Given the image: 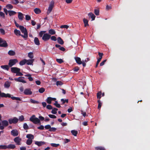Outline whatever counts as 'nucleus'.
Segmentation results:
<instances>
[{"label": "nucleus", "instance_id": "nucleus-40", "mask_svg": "<svg viewBox=\"0 0 150 150\" xmlns=\"http://www.w3.org/2000/svg\"><path fill=\"white\" fill-rule=\"evenodd\" d=\"M33 142L32 139H28L27 140L26 143L28 145H30Z\"/></svg>", "mask_w": 150, "mask_h": 150}, {"label": "nucleus", "instance_id": "nucleus-30", "mask_svg": "<svg viewBox=\"0 0 150 150\" xmlns=\"http://www.w3.org/2000/svg\"><path fill=\"white\" fill-rule=\"evenodd\" d=\"M26 59H24L22 60L21 61L19 62V64L21 66L25 64L26 63Z\"/></svg>", "mask_w": 150, "mask_h": 150}, {"label": "nucleus", "instance_id": "nucleus-49", "mask_svg": "<svg viewBox=\"0 0 150 150\" xmlns=\"http://www.w3.org/2000/svg\"><path fill=\"white\" fill-rule=\"evenodd\" d=\"M51 145L53 147H58V146H59V144L51 143Z\"/></svg>", "mask_w": 150, "mask_h": 150}, {"label": "nucleus", "instance_id": "nucleus-64", "mask_svg": "<svg viewBox=\"0 0 150 150\" xmlns=\"http://www.w3.org/2000/svg\"><path fill=\"white\" fill-rule=\"evenodd\" d=\"M106 61L107 59H105L101 62L100 64V66H102L103 65Z\"/></svg>", "mask_w": 150, "mask_h": 150}, {"label": "nucleus", "instance_id": "nucleus-42", "mask_svg": "<svg viewBox=\"0 0 150 150\" xmlns=\"http://www.w3.org/2000/svg\"><path fill=\"white\" fill-rule=\"evenodd\" d=\"M98 109H100L102 105V103L101 102L100 100H98Z\"/></svg>", "mask_w": 150, "mask_h": 150}, {"label": "nucleus", "instance_id": "nucleus-59", "mask_svg": "<svg viewBox=\"0 0 150 150\" xmlns=\"http://www.w3.org/2000/svg\"><path fill=\"white\" fill-rule=\"evenodd\" d=\"M79 69V68L78 67H75L73 69L74 71L75 72H77Z\"/></svg>", "mask_w": 150, "mask_h": 150}, {"label": "nucleus", "instance_id": "nucleus-51", "mask_svg": "<svg viewBox=\"0 0 150 150\" xmlns=\"http://www.w3.org/2000/svg\"><path fill=\"white\" fill-rule=\"evenodd\" d=\"M48 115L50 118H51L54 119V118H56V116L54 115H51V114H49Z\"/></svg>", "mask_w": 150, "mask_h": 150}, {"label": "nucleus", "instance_id": "nucleus-52", "mask_svg": "<svg viewBox=\"0 0 150 150\" xmlns=\"http://www.w3.org/2000/svg\"><path fill=\"white\" fill-rule=\"evenodd\" d=\"M69 26L68 25H62L60 26V28H65L67 29L68 28Z\"/></svg>", "mask_w": 150, "mask_h": 150}, {"label": "nucleus", "instance_id": "nucleus-58", "mask_svg": "<svg viewBox=\"0 0 150 150\" xmlns=\"http://www.w3.org/2000/svg\"><path fill=\"white\" fill-rule=\"evenodd\" d=\"M0 32L3 35L5 34V30L2 28H0Z\"/></svg>", "mask_w": 150, "mask_h": 150}, {"label": "nucleus", "instance_id": "nucleus-19", "mask_svg": "<svg viewBox=\"0 0 150 150\" xmlns=\"http://www.w3.org/2000/svg\"><path fill=\"white\" fill-rule=\"evenodd\" d=\"M18 17L20 21H22L24 18L23 14L21 12H18Z\"/></svg>", "mask_w": 150, "mask_h": 150}, {"label": "nucleus", "instance_id": "nucleus-27", "mask_svg": "<svg viewBox=\"0 0 150 150\" xmlns=\"http://www.w3.org/2000/svg\"><path fill=\"white\" fill-rule=\"evenodd\" d=\"M8 54L10 56H14L15 55L16 53L13 50H10L8 51Z\"/></svg>", "mask_w": 150, "mask_h": 150}, {"label": "nucleus", "instance_id": "nucleus-34", "mask_svg": "<svg viewBox=\"0 0 150 150\" xmlns=\"http://www.w3.org/2000/svg\"><path fill=\"white\" fill-rule=\"evenodd\" d=\"M52 110L51 111V113L54 114H56L57 113V111L58 109L57 108H54L52 109Z\"/></svg>", "mask_w": 150, "mask_h": 150}, {"label": "nucleus", "instance_id": "nucleus-10", "mask_svg": "<svg viewBox=\"0 0 150 150\" xmlns=\"http://www.w3.org/2000/svg\"><path fill=\"white\" fill-rule=\"evenodd\" d=\"M11 72L16 74L20 71V69L16 67H13L11 68Z\"/></svg>", "mask_w": 150, "mask_h": 150}, {"label": "nucleus", "instance_id": "nucleus-13", "mask_svg": "<svg viewBox=\"0 0 150 150\" xmlns=\"http://www.w3.org/2000/svg\"><path fill=\"white\" fill-rule=\"evenodd\" d=\"M24 93L26 95H30L32 93L30 89H26L25 90Z\"/></svg>", "mask_w": 150, "mask_h": 150}, {"label": "nucleus", "instance_id": "nucleus-53", "mask_svg": "<svg viewBox=\"0 0 150 150\" xmlns=\"http://www.w3.org/2000/svg\"><path fill=\"white\" fill-rule=\"evenodd\" d=\"M50 38L52 40L54 41H55L57 40L56 38L54 36H52V37L51 36Z\"/></svg>", "mask_w": 150, "mask_h": 150}, {"label": "nucleus", "instance_id": "nucleus-14", "mask_svg": "<svg viewBox=\"0 0 150 150\" xmlns=\"http://www.w3.org/2000/svg\"><path fill=\"white\" fill-rule=\"evenodd\" d=\"M11 82L6 81L4 84V87L6 88H8L10 87V86L11 84Z\"/></svg>", "mask_w": 150, "mask_h": 150}, {"label": "nucleus", "instance_id": "nucleus-7", "mask_svg": "<svg viewBox=\"0 0 150 150\" xmlns=\"http://www.w3.org/2000/svg\"><path fill=\"white\" fill-rule=\"evenodd\" d=\"M51 36V35H50L45 33L43 34L42 39L44 41H46L50 39Z\"/></svg>", "mask_w": 150, "mask_h": 150}, {"label": "nucleus", "instance_id": "nucleus-45", "mask_svg": "<svg viewBox=\"0 0 150 150\" xmlns=\"http://www.w3.org/2000/svg\"><path fill=\"white\" fill-rule=\"evenodd\" d=\"M45 91V89L43 87L40 88L38 90L39 92L41 93H43Z\"/></svg>", "mask_w": 150, "mask_h": 150}, {"label": "nucleus", "instance_id": "nucleus-56", "mask_svg": "<svg viewBox=\"0 0 150 150\" xmlns=\"http://www.w3.org/2000/svg\"><path fill=\"white\" fill-rule=\"evenodd\" d=\"M57 129L55 127H51L49 129V131L50 132H54Z\"/></svg>", "mask_w": 150, "mask_h": 150}, {"label": "nucleus", "instance_id": "nucleus-9", "mask_svg": "<svg viewBox=\"0 0 150 150\" xmlns=\"http://www.w3.org/2000/svg\"><path fill=\"white\" fill-rule=\"evenodd\" d=\"M24 77H19L18 78H15L14 80L17 82H21L23 83H26V81L24 80Z\"/></svg>", "mask_w": 150, "mask_h": 150}, {"label": "nucleus", "instance_id": "nucleus-37", "mask_svg": "<svg viewBox=\"0 0 150 150\" xmlns=\"http://www.w3.org/2000/svg\"><path fill=\"white\" fill-rule=\"evenodd\" d=\"M6 7L8 9H11L13 8V6L11 4H9L6 6Z\"/></svg>", "mask_w": 150, "mask_h": 150}, {"label": "nucleus", "instance_id": "nucleus-24", "mask_svg": "<svg viewBox=\"0 0 150 150\" xmlns=\"http://www.w3.org/2000/svg\"><path fill=\"white\" fill-rule=\"evenodd\" d=\"M14 32L15 34L16 35H19L21 36V35H22L20 31L16 29H15Z\"/></svg>", "mask_w": 150, "mask_h": 150}, {"label": "nucleus", "instance_id": "nucleus-2", "mask_svg": "<svg viewBox=\"0 0 150 150\" xmlns=\"http://www.w3.org/2000/svg\"><path fill=\"white\" fill-rule=\"evenodd\" d=\"M19 29L21 32L24 34V35H21V36L26 40L28 37V33L27 29L24 26L21 25L20 26Z\"/></svg>", "mask_w": 150, "mask_h": 150}, {"label": "nucleus", "instance_id": "nucleus-23", "mask_svg": "<svg viewBox=\"0 0 150 150\" xmlns=\"http://www.w3.org/2000/svg\"><path fill=\"white\" fill-rule=\"evenodd\" d=\"M8 13L9 16H11L15 15L16 13V12L14 11L10 10L8 11Z\"/></svg>", "mask_w": 150, "mask_h": 150}, {"label": "nucleus", "instance_id": "nucleus-21", "mask_svg": "<svg viewBox=\"0 0 150 150\" xmlns=\"http://www.w3.org/2000/svg\"><path fill=\"white\" fill-rule=\"evenodd\" d=\"M8 122L7 120H4L1 121L2 125L5 127H6L8 125Z\"/></svg>", "mask_w": 150, "mask_h": 150}, {"label": "nucleus", "instance_id": "nucleus-60", "mask_svg": "<svg viewBox=\"0 0 150 150\" xmlns=\"http://www.w3.org/2000/svg\"><path fill=\"white\" fill-rule=\"evenodd\" d=\"M0 16L3 18H4L5 17L4 13L0 11Z\"/></svg>", "mask_w": 150, "mask_h": 150}, {"label": "nucleus", "instance_id": "nucleus-28", "mask_svg": "<svg viewBox=\"0 0 150 150\" xmlns=\"http://www.w3.org/2000/svg\"><path fill=\"white\" fill-rule=\"evenodd\" d=\"M26 138L30 139H34V136L31 134H28L26 135Z\"/></svg>", "mask_w": 150, "mask_h": 150}, {"label": "nucleus", "instance_id": "nucleus-38", "mask_svg": "<svg viewBox=\"0 0 150 150\" xmlns=\"http://www.w3.org/2000/svg\"><path fill=\"white\" fill-rule=\"evenodd\" d=\"M28 57H29L31 59L32 58H33L34 57L33 53L32 52H29L28 54Z\"/></svg>", "mask_w": 150, "mask_h": 150}, {"label": "nucleus", "instance_id": "nucleus-3", "mask_svg": "<svg viewBox=\"0 0 150 150\" xmlns=\"http://www.w3.org/2000/svg\"><path fill=\"white\" fill-rule=\"evenodd\" d=\"M30 120L35 124H40V120L38 118L35 117V115H33L30 118Z\"/></svg>", "mask_w": 150, "mask_h": 150}, {"label": "nucleus", "instance_id": "nucleus-16", "mask_svg": "<svg viewBox=\"0 0 150 150\" xmlns=\"http://www.w3.org/2000/svg\"><path fill=\"white\" fill-rule=\"evenodd\" d=\"M35 144L38 146H41L45 144V142L43 141H36Z\"/></svg>", "mask_w": 150, "mask_h": 150}, {"label": "nucleus", "instance_id": "nucleus-44", "mask_svg": "<svg viewBox=\"0 0 150 150\" xmlns=\"http://www.w3.org/2000/svg\"><path fill=\"white\" fill-rule=\"evenodd\" d=\"M94 13L96 15H99V10L98 9H95L94 10Z\"/></svg>", "mask_w": 150, "mask_h": 150}, {"label": "nucleus", "instance_id": "nucleus-41", "mask_svg": "<svg viewBox=\"0 0 150 150\" xmlns=\"http://www.w3.org/2000/svg\"><path fill=\"white\" fill-rule=\"evenodd\" d=\"M46 31H42L39 33V36L40 37H42L44 34L45 33Z\"/></svg>", "mask_w": 150, "mask_h": 150}, {"label": "nucleus", "instance_id": "nucleus-39", "mask_svg": "<svg viewBox=\"0 0 150 150\" xmlns=\"http://www.w3.org/2000/svg\"><path fill=\"white\" fill-rule=\"evenodd\" d=\"M23 128L25 130H27L29 129V127L26 123H24L23 125Z\"/></svg>", "mask_w": 150, "mask_h": 150}, {"label": "nucleus", "instance_id": "nucleus-50", "mask_svg": "<svg viewBox=\"0 0 150 150\" xmlns=\"http://www.w3.org/2000/svg\"><path fill=\"white\" fill-rule=\"evenodd\" d=\"M56 61L60 64H61L63 62V60L60 59H57Z\"/></svg>", "mask_w": 150, "mask_h": 150}, {"label": "nucleus", "instance_id": "nucleus-17", "mask_svg": "<svg viewBox=\"0 0 150 150\" xmlns=\"http://www.w3.org/2000/svg\"><path fill=\"white\" fill-rule=\"evenodd\" d=\"M75 59L77 64H81L82 63V61H81V59L80 57H75Z\"/></svg>", "mask_w": 150, "mask_h": 150}, {"label": "nucleus", "instance_id": "nucleus-32", "mask_svg": "<svg viewBox=\"0 0 150 150\" xmlns=\"http://www.w3.org/2000/svg\"><path fill=\"white\" fill-rule=\"evenodd\" d=\"M34 11L36 14H39L41 12L40 10V9L37 8H36L34 9Z\"/></svg>", "mask_w": 150, "mask_h": 150}, {"label": "nucleus", "instance_id": "nucleus-55", "mask_svg": "<svg viewBox=\"0 0 150 150\" xmlns=\"http://www.w3.org/2000/svg\"><path fill=\"white\" fill-rule=\"evenodd\" d=\"M46 108L48 110H51L53 109L51 105H48L46 106Z\"/></svg>", "mask_w": 150, "mask_h": 150}, {"label": "nucleus", "instance_id": "nucleus-8", "mask_svg": "<svg viewBox=\"0 0 150 150\" xmlns=\"http://www.w3.org/2000/svg\"><path fill=\"white\" fill-rule=\"evenodd\" d=\"M54 1H52L50 2L48 7V8L47 11V14H49L52 11V8L54 6Z\"/></svg>", "mask_w": 150, "mask_h": 150}, {"label": "nucleus", "instance_id": "nucleus-25", "mask_svg": "<svg viewBox=\"0 0 150 150\" xmlns=\"http://www.w3.org/2000/svg\"><path fill=\"white\" fill-rule=\"evenodd\" d=\"M83 21L84 24V26L85 27H86L87 26H88L89 25L88 24V21L87 19L85 18H83Z\"/></svg>", "mask_w": 150, "mask_h": 150}, {"label": "nucleus", "instance_id": "nucleus-48", "mask_svg": "<svg viewBox=\"0 0 150 150\" xmlns=\"http://www.w3.org/2000/svg\"><path fill=\"white\" fill-rule=\"evenodd\" d=\"M101 92H99L97 94V98H98L99 99H100L101 96Z\"/></svg>", "mask_w": 150, "mask_h": 150}, {"label": "nucleus", "instance_id": "nucleus-11", "mask_svg": "<svg viewBox=\"0 0 150 150\" xmlns=\"http://www.w3.org/2000/svg\"><path fill=\"white\" fill-rule=\"evenodd\" d=\"M21 140V139L19 137H16L14 139V141L16 143V144L18 145L21 144L20 142Z\"/></svg>", "mask_w": 150, "mask_h": 150}, {"label": "nucleus", "instance_id": "nucleus-29", "mask_svg": "<svg viewBox=\"0 0 150 150\" xmlns=\"http://www.w3.org/2000/svg\"><path fill=\"white\" fill-rule=\"evenodd\" d=\"M15 147V145L13 144H10L7 146V149H13Z\"/></svg>", "mask_w": 150, "mask_h": 150}, {"label": "nucleus", "instance_id": "nucleus-61", "mask_svg": "<svg viewBox=\"0 0 150 150\" xmlns=\"http://www.w3.org/2000/svg\"><path fill=\"white\" fill-rule=\"evenodd\" d=\"M19 3L18 0H13L12 1V3L14 4H17Z\"/></svg>", "mask_w": 150, "mask_h": 150}, {"label": "nucleus", "instance_id": "nucleus-26", "mask_svg": "<svg viewBox=\"0 0 150 150\" xmlns=\"http://www.w3.org/2000/svg\"><path fill=\"white\" fill-rule=\"evenodd\" d=\"M9 66H8V65H1V68L3 69L6 70L7 71H8L9 69Z\"/></svg>", "mask_w": 150, "mask_h": 150}, {"label": "nucleus", "instance_id": "nucleus-63", "mask_svg": "<svg viewBox=\"0 0 150 150\" xmlns=\"http://www.w3.org/2000/svg\"><path fill=\"white\" fill-rule=\"evenodd\" d=\"M45 128L46 129H50L51 128V126L49 125H47L45 126Z\"/></svg>", "mask_w": 150, "mask_h": 150}, {"label": "nucleus", "instance_id": "nucleus-35", "mask_svg": "<svg viewBox=\"0 0 150 150\" xmlns=\"http://www.w3.org/2000/svg\"><path fill=\"white\" fill-rule=\"evenodd\" d=\"M46 101L47 103L49 104H50L51 103V102L52 101L51 99V97H48L46 100Z\"/></svg>", "mask_w": 150, "mask_h": 150}, {"label": "nucleus", "instance_id": "nucleus-31", "mask_svg": "<svg viewBox=\"0 0 150 150\" xmlns=\"http://www.w3.org/2000/svg\"><path fill=\"white\" fill-rule=\"evenodd\" d=\"M48 33L50 35H53L55 34L56 32L54 30L50 29L48 30Z\"/></svg>", "mask_w": 150, "mask_h": 150}, {"label": "nucleus", "instance_id": "nucleus-62", "mask_svg": "<svg viewBox=\"0 0 150 150\" xmlns=\"http://www.w3.org/2000/svg\"><path fill=\"white\" fill-rule=\"evenodd\" d=\"M31 19V17L28 15L25 16V19L27 21H29Z\"/></svg>", "mask_w": 150, "mask_h": 150}, {"label": "nucleus", "instance_id": "nucleus-4", "mask_svg": "<svg viewBox=\"0 0 150 150\" xmlns=\"http://www.w3.org/2000/svg\"><path fill=\"white\" fill-rule=\"evenodd\" d=\"M8 121L10 124H16L18 123V119L16 117H14L13 118L9 119Z\"/></svg>", "mask_w": 150, "mask_h": 150}, {"label": "nucleus", "instance_id": "nucleus-20", "mask_svg": "<svg viewBox=\"0 0 150 150\" xmlns=\"http://www.w3.org/2000/svg\"><path fill=\"white\" fill-rule=\"evenodd\" d=\"M34 42L35 44L38 46L40 45V42L38 38L35 37L34 38Z\"/></svg>", "mask_w": 150, "mask_h": 150}, {"label": "nucleus", "instance_id": "nucleus-15", "mask_svg": "<svg viewBox=\"0 0 150 150\" xmlns=\"http://www.w3.org/2000/svg\"><path fill=\"white\" fill-rule=\"evenodd\" d=\"M34 60L33 59L27 60L26 62V64L28 65H33V63L34 62Z\"/></svg>", "mask_w": 150, "mask_h": 150}, {"label": "nucleus", "instance_id": "nucleus-43", "mask_svg": "<svg viewBox=\"0 0 150 150\" xmlns=\"http://www.w3.org/2000/svg\"><path fill=\"white\" fill-rule=\"evenodd\" d=\"M95 149L97 150H106L102 146L96 147Z\"/></svg>", "mask_w": 150, "mask_h": 150}, {"label": "nucleus", "instance_id": "nucleus-18", "mask_svg": "<svg viewBox=\"0 0 150 150\" xmlns=\"http://www.w3.org/2000/svg\"><path fill=\"white\" fill-rule=\"evenodd\" d=\"M88 15L89 17L92 19V21H93L95 20L96 16L93 13H90L88 14Z\"/></svg>", "mask_w": 150, "mask_h": 150}, {"label": "nucleus", "instance_id": "nucleus-1", "mask_svg": "<svg viewBox=\"0 0 150 150\" xmlns=\"http://www.w3.org/2000/svg\"><path fill=\"white\" fill-rule=\"evenodd\" d=\"M0 97L1 98H10L13 100L21 101V100L19 97H15L14 96H11V95L9 93L6 94L4 93L1 92L0 91Z\"/></svg>", "mask_w": 150, "mask_h": 150}, {"label": "nucleus", "instance_id": "nucleus-47", "mask_svg": "<svg viewBox=\"0 0 150 150\" xmlns=\"http://www.w3.org/2000/svg\"><path fill=\"white\" fill-rule=\"evenodd\" d=\"M18 119V120H19V121L20 122H22L24 120V116L22 115L21 116L19 117V119Z\"/></svg>", "mask_w": 150, "mask_h": 150}, {"label": "nucleus", "instance_id": "nucleus-5", "mask_svg": "<svg viewBox=\"0 0 150 150\" xmlns=\"http://www.w3.org/2000/svg\"><path fill=\"white\" fill-rule=\"evenodd\" d=\"M18 62L17 59H11L9 60L8 64L9 67H11Z\"/></svg>", "mask_w": 150, "mask_h": 150}, {"label": "nucleus", "instance_id": "nucleus-46", "mask_svg": "<svg viewBox=\"0 0 150 150\" xmlns=\"http://www.w3.org/2000/svg\"><path fill=\"white\" fill-rule=\"evenodd\" d=\"M7 149V146L6 145H0V149Z\"/></svg>", "mask_w": 150, "mask_h": 150}, {"label": "nucleus", "instance_id": "nucleus-33", "mask_svg": "<svg viewBox=\"0 0 150 150\" xmlns=\"http://www.w3.org/2000/svg\"><path fill=\"white\" fill-rule=\"evenodd\" d=\"M71 133L74 136H76L78 134V131L74 130H72L71 131Z\"/></svg>", "mask_w": 150, "mask_h": 150}, {"label": "nucleus", "instance_id": "nucleus-12", "mask_svg": "<svg viewBox=\"0 0 150 150\" xmlns=\"http://www.w3.org/2000/svg\"><path fill=\"white\" fill-rule=\"evenodd\" d=\"M11 134L13 136L16 137L18 134V132L17 129H13L11 131Z\"/></svg>", "mask_w": 150, "mask_h": 150}, {"label": "nucleus", "instance_id": "nucleus-36", "mask_svg": "<svg viewBox=\"0 0 150 150\" xmlns=\"http://www.w3.org/2000/svg\"><path fill=\"white\" fill-rule=\"evenodd\" d=\"M30 101V102L32 103L38 104L39 103V102L38 101L34 100L32 99H31Z\"/></svg>", "mask_w": 150, "mask_h": 150}, {"label": "nucleus", "instance_id": "nucleus-57", "mask_svg": "<svg viewBox=\"0 0 150 150\" xmlns=\"http://www.w3.org/2000/svg\"><path fill=\"white\" fill-rule=\"evenodd\" d=\"M56 85L57 86L62 85L63 84V83L61 81H58L56 82Z\"/></svg>", "mask_w": 150, "mask_h": 150}, {"label": "nucleus", "instance_id": "nucleus-6", "mask_svg": "<svg viewBox=\"0 0 150 150\" xmlns=\"http://www.w3.org/2000/svg\"><path fill=\"white\" fill-rule=\"evenodd\" d=\"M8 46V45L6 41L3 40L2 38H0V47H6Z\"/></svg>", "mask_w": 150, "mask_h": 150}, {"label": "nucleus", "instance_id": "nucleus-22", "mask_svg": "<svg viewBox=\"0 0 150 150\" xmlns=\"http://www.w3.org/2000/svg\"><path fill=\"white\" fill-rule=\"evenodd\" d=\"M57 41L58 43L61 45H63L64 43V42L61 38L59 37L57 38Z\"/></svg>", "mask_w": 150, "mask_h": 150}, {"label": "nucleus", "instance_id": "nucleus-54", "mask_svg": "<svg viewBox=\"0 0 150 150\" xmlns=\"http://www.w3.org/2000/svg\"><path fill=\"white\" fill-rule=\"evenodd\" d=\"M100 61L101 60H100V58H98V59L95 66L96 68H97L98 67V65Z\"/></svg>", "mask_w": 150, "mask_h": 150}]
</instances>
